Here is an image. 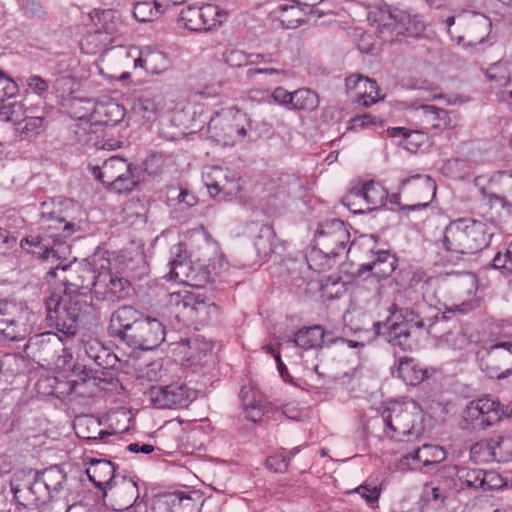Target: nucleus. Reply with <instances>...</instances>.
<instances>
[{
    "label": "nucleus",
    "mask_w": 512,
    "mask_h": 512,
    "mask_svg": "<svg viewBox=\"0 0 512 512\" xmlns=\"http://www.w3.org/2000/svg\"><path fill=\"white\" fill-rule=\"evenodd\" d=\"M48 276L64 287L63 294H52L45 302L46 322L67 337L77 333L78 323L93 312L90 291L95 270L90 264H68L51 268Z\"/></svg>",
    "instance_id": "1"
},
{
    "label": "nucleus",
    "mask_w": 512,
    "mask_h": 512,
    "mask_svg": "<svg viewBox=\"0 0 512 512\" xmlns=\"http://www.w3.org/2000/svg\"><path fill=\"white\" fill-rule=\"evenodd\" d=\"M109 331L111 336L134 349L152 350L165 339V327L160 320L129 305L121 306L112 313Z\"/></svg>",
    "instance_id": "2"
},
{
    "label": "nucleus",
    "mask_w": 512,
    "mask_h": 512,
    "mask_svg": "<svg viewBox=\"0 0 512 512\" xmlns=\"http://www.w3.org/2000/svg\"><path fill=\"white\" fill-rule=\"evenodd\" d=\"M205 250L202 258L192 262L187 261V253L182 244L173 247L168 279L196 288L205 287L212 282L228 264L217 243L208 242Z\"/></svg>",
    "instance_id": "3"
},
{
    "label": "nucleus",
    "mask_w": 512,
    "mask_h": 512,
    "mask_svg": "<svg viewBox=\"0 0 512 512\" xmlns=\"http://www.w3.org/2000/svg\"><path fill=\"white\" fill-rule=\"evenodd\" d=\"M423 289L424 295L433 290V295L438 300L446 293L450 295L453 303L444 304V318H448L446 313L467 314L479 307V299L476 297L478 279L475 274L470 272L447 273L429 278Z\"/></svg>",
    "instance_id": "4"
},
{
    "label": "nucleus",
    "mask_w": 512,
    "mask_h": 512,
    "mask_svg": "<svg viewBox=\"0 0 512 512\" xmlns=\"http://www.w3.org/2000/svg\"><path fill=\"white\" fill-rule=\"evenodd\" d=\"M492 234L486 223L463 217L452 220L440 239L443 249L455 256L477 253L489 246Z\"/></svg>",
    "instance_id": "5"
},
{
    "label": "nucleus",
    "mask_w": 512,
    "mask_h": 512,
    "mask_svg": "<svg viewBox=\"0 0 512 512\" xmlns=\"http://www.w3.org/2000/svg\"><path fill=\"white\" fill-rule=\"evenodd\" d=\"M368 19L384 42L400 41L401 36L418 37L425 30V22L420 15L388 6L370 11Z\"/></svg>",
    "instance_id": "6"
},
{
    "label": "nucleus",
    "mask_w": 512,
    "mask_h": 512,
    "mask_svg": "<svg viewBox=\"0 0 512 512\" xmlns=\"http://www.w3.org/2000/svg\"><path fill=\"white\" fill-rule=\"evenodd\" d=\"M168 308L178 322L194 326L213 325L220 321V307L205 296L188 291L174 292L169 295Z\"/></svg>",
    "instance_id": "7"
},
{
    "label": "nucleus",
    "mask_w": 512,
    "mask_h": 512,
    "mask_svg": "<svg viewBox=\"0 0 512 512\" xmlns=\"http://www.w3.org/2000/svg\"><path fill=\"white\" fill-rule=\"evenodd\" d=\"M390 316L385 322H375L374 330L393 346L402 350L410 349L414 330L425 327L424 319L413 309L391 306Z\"/></svg>",
    "instance_id": "8"
},
{
    "label": "nucleus",
    "mask_w": 512,
    "mask_h": 512,
    "mask_svg": "<svg viewBox=\"0 0 512 512\" xmlns=\"http://www.w3.org/2000/svg\"><path fill=\"white\" fill-rule=\"evenodd\" d=\"M382 419L385 434L393 440L402 441L405 436L418 438L423 434L421 409L413 400L392 404L383 411Z\"/></svg>",
    "instance_id": "9"
},
{
    "label": "nucleus",
    "mask_w": 512,
    "mask_h": 512,
    "mask_svg": "<svg viewBox=\"0 0 512 512\" xmlns=\"http://www.w3.org/2000/svg\"><path fill=\"white\" fill-rule=\"evenodd\" d=\"M88 168L96 180L116 193L130 192L138 183L136 167L119 156L110 157L101 165L89 164Z\"/></svg>",
    "instance_id": "10"
},
{
    "label": "nucleus",
    "mask_w": 512,
    "mask_h": 512,
    "mask_svg": "<svg viewBox=\"0 0 512 512\" xmlns=\"http://www.w3.org/2000/svg\"><path fill=\"white\" fill-rule=\"evenodd\" d=\"M250 121L236 108H228L211 118L208 124L210 137L220 145L233 146L247 136Z\"/></svg>",
    "instance_id": "11"
},
{
    "label": "nucleus",
    "mask_w": 512,
    "mask_h": 512,
    "mask_svg": "<svg viewBox=\"0 0 512 512\" xmlns=\"http://www.w3.org/2000/svg\"><path fill=\"white\" fill-rule=\"evenodd\" d=\"M11 491L17 504L25 508H37L49 502V493L39 480L36 470H19L10 481Z\"/></svg>",
    "instance_id": "12"
},
{
    "label": "nucleus",
    "mask_w": 512,
    "mask_h": 512,
    "mask_svg": "<svg viewBox=\"0 0 512 512\" xmlns=\"http://www.w3.org/2000/svg\"><path fill=\"white\" fill-rule=\"evenodd\" d=\"M479 365L491 379H502L512 374V336L499 340L479 353Z\"/></svg>",
    "instance_id": "13"
},
{
    "label": "nucleus",
    "mask_w": 512,
    "mask_h": 512,
    "mask_svg": "<svg viewBox=\"0 0 512 512\" xmlns=\"http://www.w3.org/2000/svg\"><path fill=\"white\" fill-rule=\"evenodd\" d=\"M34 314L22 302H8L0 307V334L11 341L23 340L32 327Z\"/></svg>",
    "instance_id": "14"
},
{
    "label": "nucleus",
    "mask_w": 512,
    "mask_h": 512,
    "mask_svg": "<svg viewBox=\"0 0 512 512\" xmlns=\"http://www.w3.org/2000/svg\"><path fill=\"white\" fill-rule=\"evenodd\" d=\"M144 396L155 408L181 409L197 398V392L177 381L168 385H152Z\"/></svg>",
    "instance_id": "15"
},
{
    "label": "nucleus",
    "mask_w": 512,
    "mask_h": 512,
    "mask_svg": "<svg viewBox=\"0 0 512 512\" xmlns=\"http://www.w3.org/2000/svg\"><path fill=\"white\" fill-rule=\"evenodd\" d=\"M315 241L321 253L328 258H335L346 250L350 243V233L342 220L328 219L316 230Z\"/></svg>",
    "instance_id": "16"
},
{
    "label": "nucleus",
    "mask_w": 512,
    "mask_h": 512,
    "mask_svg": "<svg viewBox=\"0 0 512 512\" xmlns=\"http://www.w3.org/2000/svg\"><path fill=\"white\" fill-rule=\"evenodd\" d=\"M63 350L62 338L54 332H44L31 336L24 346L25 355L42 367L52 366L59 360Z\"/></svg>",
    "instance_id": "17"
},
{
    "label": "nucleus",
    "mask_w": 512,
    "mask_h": 512,
    "mask_svg": "<svg viewBox=\"0 0 512 512\" xmlns=\"http://www.w3.org/2000/svg\"><path fill=\"white\" fill-rule=\"evenodd\" d=\"M202 179L210 195L219 200L235 197L240 191V177L228 167H207L203 171Z\"/></svg>",
    "instance_id": "18"
},
{
    "label": "nucleus",
    "mask_w": 512,
    "mask_h": 512,
    "mask_svg": "<svg viewBox=\"0 0 512 512\" xmlns=\"http://www.w3.org/2000/svg\"><path fill=\"white\" fill-rule=\"evenodd\" d=\"M93 284L96 299L110 303L125 299L130 290V283L125 277L113 273L103 265L100 271L95 275Z\"/></svg>",
    "instance_id": "19"
},
{
    "label": "nucleus",
    "mask_w": 512,
    "mask_h": 512,
    "mask_svg": "<svg viewBox=\"0 0 512 512\" xmlns=\"http://www.w3.org/2000/svg\"><path fill=\"white\" fill-rule=\"evenodd\" d=\"M224 13L216 5L188 7L181 11L179 18L190 31L201 32L216 29L221 25Z\"/></svg>",
    "instance_id": "20"
},
{
    "label": "nucleus",
    "mask_w": 512,
    "mask_h": 512,
    "mask_svg": "<svg viewBox=\"0 0 512 512\" xmlns=\"http://www.w3.org/2000/svg\"><path fill=\"white\" fill-rule=\"evenodd\" d=\"M54 203V200L51 202H43L40 211L41 229L48 237L49 241H51L52 245L69 237L77 230L76 224L67 222L65 218L60 216L59 212L53 208Z\"/></svg>",
    "instance_id": "21"
},
{
    "label": "nucleus",
    "mask_w": 512,
    "mask_h": 512,
    "mask_svg": "<svg viewBox=\"0 0 512 512\" xmlns=\"http://www.w3.org/2000/svg\"><path fill=\"white\" fill-rule=\"evenodd\" d=\"M464 420L473 429H485L499 422L498 400L489 396L475 399L466 406Z\"/></svg>",
    "instance_id": "22"
},
{
    "label": "nucleus",
    "mask_w": 512,
    "mask_h": 512,
    "mask_svg": "<svg viewBox=\"0 0 512 512\" xmlns=\"http://www.w3.org/2000/svg\"><path fill=\"white\" fill-rule=\"evenodd\" d=\"M401 189L415 196V203L403 207L411 211L428 207L436 195V183L428 175L417 174L403 179Z\"/></svg>",
    "instance_id": "23"
},
{
    "label": "nucleus",
    "mask_w": 512,
    "mask_h": 512,
    "mask_svg": "<svg viewBox=\"0 0 512 512\" xmlns=\"http://www.w3.org/2000/svg\"><path fill=\"white\" fill-rule=\"evenodd\" d=\"M104 496L109 497L111 505L116 511L132 509L134 512L135 505L144 504L142 501L137 502L139 499L137 482L126 477L116 480L105 490Z\"/></svg>",
    "instance_id": "24"
},
{
    "label": "nucleus",
    "mask_w": 512,
    "mask_h": 512,
    "mask_svg": "<svg viewBox=\"0 0 512 512\" xmlns=\"http://www.w3.org/2000/svg\"><path fill=\"white\" fill-rule=\"evenodd\" d=\"M351 99L363 107L374 104L379 99V88L375 80L361 75H351L345 80Z\"/></svg>",
    "instance_id": "25"
},
{
    "label": "nucleus",
    "mask_w": 512,
    "mask_h": 512,
    "mask_svg": "<svg viewBox=\"0 0 512 512\" xmlns=\"http://www.w3.org/2000/svg\"><path fill=\"white\" fill-rule=\"evenodd\" d=\"M446 458L445 450L438 445L424 444L414 453H408L400 459L402 467L410 470L420 469L422 466H434Z\"/></svg>",
    "instance_id": "26"
},
{
    "label": "nucleus",
    "mask_w": 512,
    "mask_h": 512,
    "mask_svg": "<svg viewBox=\"0 0 512 512\" xmlns=\"http://www.w3.org/2000/svg\"><path fill=\"white\" fill-rule=\"evenodd\" d=\"M397 266V258L389 250H379L376 252L375 259L366 264H362L357 272L361 276L365 272H371V276L376 277L378 281L389 277Z\"/></svg>",
    "instance_id": "27"
},
{
    "label": "nucleus",
    "mask_w": 512,
    "mask_h": 512,
    "mask_svg": "<svg viewBox=\"0 0 512 512\" xmlns=\"http://www.w3.org/2000/svg\"><path fill=\"white\" fill-rule=\"evenodd\" d=\"M417 118L426 130H444L451 127L449 112L434 105H421L416 108Z\"/></svg>",
    "instance_id": "28"
},
{
    "label": "nucleus",
    "mask_w": 512,
    "mask_h": 512,
    "mask_svg": "<svg viewBox=\"0 0 512 512\" xmlns=\"http://www.w3.org/2000/svg\"><path fill=\"white\" fill-rule=\"evenodd\" d=\"M125 116V109L115 101L95 103L90 113V120L94 123L114 126L121 122Z\"/></svg>",
    "instance_id": "29"
},
{
    "label": "nucleus",
    "mask_w": 512,
    "mask_h": 512,
    "mask_svg": "<svg viewBox=\"0 0 512 512\" xmlns=\"http://www.w3.org/2000/svg\"><path fill=\"white\" fill-rule=\"evenodd\" d=\"M89 480L95 487L107 490L115 481V467L114 465L104 459H93L89 467L86 469Z\"/></svg>",
    "instance_id": "30"
},
{
    "label": "nucleus",
    "mask_w": 512,
    "mask_h": 512,
    "mask_svg": "<svg viewBox=\"0 0 512 512\" xmlns=\"http://www.w3.org/2000/svg\"><path fill=\"white\" fill-rule=\"evenodd\" d=\"M394 373H396L398 378L411 386L420 384L428 377L427 369L410 357L400 358Z\"/></svg>",
    "instance_id": "31"
},
{
    "label": "nucleus",
    "mask_w": 512,
    "mask_h": 512,
    "mask_svg": "<svg viewBox=\"0 0 512 512\" xmlns=\"http://www.w3.org/2000/svg\"><path fill=\"white\" fill-rule=\"evenodd\" d=\"M165 99L159 92H146L134 104V111L147 121L153 120L164 109Z\"/></svg>",
    "instance_id": "32"
},
{
    "label": "nucleus",
    "mask_w": 512,
    "mask_h": 512,
    "mask_svg": "<svg viewBox=\"0 0 512 512\" xmlns=\"http://www.w3.org/2000/svg\"><path fill=\"white\" fill-rule=\"evenodd\" d=\"M36 472L41 484L44 485V489L49 493V500L58 495L67 484V475L58 465Z\"/></svg>",
    "instance_id": "33"
},
{
    "label": "nucleus",
    "mask_w": 512,
    "mask_h": 512,
    "mask_svg": "<svg viewBox=\"0 0 512 512\" xmlns=\"http://www.w3.org/2000/svg\"><path fill=\"white\" fill-rule=\"evenodd\" d=\"M326 331L321 325L303 327L293 337V343L304 350H318L322 348Z\"/></svg>",
    "instance_id": "34"
},
{
    "label": "nucleus",
    "mask_w": 512,
    "mask_h": 512,
    "mask_svg": "<svg viewBox=\"0 0 512 512\" xmlns=\"http://www.w3.org/2000/svg\"><path fill=\"white\" fill-rule=\"evenodd\" d=\"M135 66H140L149 73L158 74L169 66V59L165 53L147 46L141 50L140 56L135 60Z\"/></svg>",
    "instance_id": "35"
},
{
    "label": "nucleus",
    "mask_w": 512,
    "mask_h": 512,
    "mask_svg": "<svg viewBox=\"0 0 512 512\" xmlns=\"http://www.w3.org/2000/svg\"><path fill=\"white\" fill-rule=\"evenodd\" d=\"M165 5L159 0L140 1L134 4L133 16L139 22H150L165 13Z\"/></svg>",
    "instance_id": "36"
},
{
    "label": "nucleus",
    "mask_w": 512,
    "mask_h": 512,
    "mask_svg": "<svg viewBox=\"0 0 512 512\" xmlns=\"http://www.w3.org/2000/svg\"><path fill=\"white\" fill-rule=\"evenodd\" d=\"M361 188V192L365 195L368 209L373 211L385 205L388 192L380 183L371 180L365 182Z\"/></svg>",
    "instance_id": "37"
},
{
    "label": "nucleus",
    "mask_w": 512,
    "mask_h": 512,
    "mask_svg": "<svg viewBox=\"0 0 512 512\" xmlns=\"http://www.w3.org/2000/svg\"><path fill=\"white\" fill-rule=\"evenodd\" d=\"M291 110L313 111L319 105V97L309 88H300L293 91Z\"/></svg>",
    "instance_id": "38"
},
{
    "label": "nucleus",
    "mask_w": 512,
    "mask_h": 512,
    "mask_svg": "<svg viewBox=\"0 0 512 512\" xmlns=\"http://www.w3.org/2000/svg\"><path fill=\"white\" fill-rule=\"evenodd\" d=\"M24 244L29 245L30 247H34L38 250H32L33 254H37L39 257L43 259H48L50 255L55 257V251L53 250V245L51 241H49L48 237L42 232L40 235H29L21 240V246L24 247Z\"/></svg>",
    "instance_id": "39"
},
{
    "label": "nucleus",
    "mask_w": 512,
    "mask_h": 512,
    "mask_svg": "<svg viewBox=\"0 0 512 512\" xmlns=\"http://www.w3.org/2000/svg\"><path fill=\"white\" fill-rule=\"evenodd\" d=\"M491 181L507 187V195H491V199L500 203L503 208H512V171H496Z\"/></svg>",
    "instance_id": "40"
},
{
    "label": "nucleus",
    "mask_w": 512,
    "mask_h": 512,
    "mask_svg": "<svg viewBox=\"0 0 512 512\" xmlns=\"http://www.w3.org/2000/svg\"><path fill=\"white\" fill-rule=\"evenodd\" d=\"M165 503L171 512H198L197 500L182 492L168 495Z\"/></svg>",
    "instance_id": "41"
},
{
    "label": "nucleus",
    "mask_w": 512,
    "mask_h": 512,
    "mask_svg": "<svg viewBox=\"0 0 512 512\" xmlns=\"http://www.w3.org/2000/svg\"><path fill=\"white\" fill-rule=\"evenodd\" d=\"M360 187H353L345 196L341 203L354 214H364L371 210L367 208L366 198Z\"/></svg>",
    "instance_id": "42"
},
{
    "label": "nucleus",
    "mask_w": 512,
    "mask_h": 512,
    "mask_svg": "<svg viewBox=\"0 0 512 512\" xmlns=\"http://www.w3.org/2000/svg\"><path fill=\"white\" fill-rule=\"evenodd\" d=\"M435 483L449 497L454 491H459V478L456 467L443 468L436 476Z\"/></svg>",
    "instance_id": "43"
},
{
    "label": "nucleus",
    "mask_w": 512,
    "mask_h": 512,
    "mask_svg": "<svg viewBox=\"0 0 512 512\" xmlns=\"http://www.w3.org/2000/svg\"><path fill=\"white\" fill-rule=\"evenodd\" d=\"M46 126L47 121L44 117H26L24 125L19 131V137L21 140H25L37 136L46 129Z\"/></svg>",
    "instance_id": "44"
},
{
    "label": "nucleus",
    "mask_w": 512,
    "mask_h": 512,
    "mask_svg": "<svg viewBox=\"0 0 512 512\" xmlns=\"http://www.w3.org/2000/svg\"><path fill=\"white\" fill-rule=\"evenodd\" d=\"M222 58L232 68L249 65V54L235 47H227L222 53Z\"/></svg>",
    "instance_id": "45"
},
{
    "label": "nucleus",
    "mask_w": 512,
    "mask_h": 512,
    "mask_svg": "<svg viewBox=\"0 0 512 512\" xmlns=\"http://www.w3.org/2000/svg\"><path fill=\"white\" fill-rule=\"evenodd\" d=\"M457 473L459 481H463L468 487L482 489L485 470L479 468H462L457 470Z\"/></svg>",
    "instance_id": "46"
},
{
    "label": "nucleus",
    "mask_w": 512,
    "mask_h": 512,
    "mask_svg": "<svg viewBox=\"0 0 512 512\" xmlns=\"http://www.w3.org/2000/svg\"><path fill=\"white\" fill-rule=\"evenodd\" d=\"M28 91L45 99L48 95L50 84L49 81L39 75H31L26 79Z\"/></svg>",
    "instance_id": "47"
},
{
    "label": "nucleus",
    "mask_w": 512,
    "mask_h": 512,
    "mask_svg": "<svg viewBox=\"0 0 512 512\" xmlns=\"http://www.w3.org/2000/svg\"><path fill=\"white\" fill-rule=\"evenodd\" d=\"M448 342L454 349L463 350L470 346L474 340L472 335L462 328L456 332H451L448 336Z\"/></svg>",
    "instance_id": "48"
},
{
    "label": "nucleus",
    "mask_w": 512,
    "mask_h": 512,
    "mask_svg": "<svg viewBox=\"0 0 512 512\" xmlns=\"http://www.w3.org/2000/svg\"><path fill=\"white\" fill-rule=\"evenodd\" d=\"M311 371H313L317 378L323 382H334L341 378V376L334 372L327 363L323 362V360L313 365Z\"/></svg>",
    "instance_id": "49"
},
{
    "label": "nucleus",
    "mask_w": 512,
    "mask_h": 512,
    "mask_svg": "<svg viewBox=\"0 0 512 512\" xmlns=\"http://www.w3.org/2000/svg\"><path fill=\"white\" fill-rule=\"evenodd\" d=\"M21 10L24 16L29 19H42L46 15L44 7L35 0L25 1Z\"/></svg>",
    "instance_id": "50"
},
{
    "label": "nucleus",
    "mask_w": 512,
    "mask_h": 512,
    "mask_svg": "<svg viewBox=\"0 0 512 512\" xmlns=\"http://www.w3.org/2000/svg\"><path fill=\"white\" fill-rule=\"evenodd\" d=\"M270 97L275 103L284 106L288 110H291L293 92H289L285 88L278 86L272 91Z\"/></svg>",
    "instance_id": "51"
},
{
    "label": "nucleus",
    "mask_w": 512,
    "mask_h": 512,
    "mask_svg": "<svg viewBox=\"0 0 512 512\" xmlns=\"http://www.w3.org/2000/svg\"><path fill=\"white\" fill-rule=\"evenodd\" d=\"M289 458L283 454H277L266 459V467L274 472L284 473L287 471Z\"/></svg>",
    "instance_id": "52"
},
{
    "label": "nucleus",
    "mask_w": 512,
    "mask_h": 512,
    "mask_svg": "<svg viewBox=\"0 0 512 512\" xmlns=\"http://www.w3.org/2000/svg\"><path fill=\"white\" fill-rule=\"evenodd\" d=\"M424 493L429 501L444 503L448 498L447 494L441 490L435 481H431L425 485Z\"/></svg>",
    "instance_id": "53"
},
{
    "label": "nucleus",
    "mask_w": 512,
    "mask_h": 512,
    "mask_svg": "<svg viewBox=\"0 0 512 512\" xmlns=\"http://www.w3.org/2000/svg\"><path fill=\"white\" fill-rule=\"evenodd\" d=\"M483 478V490L499 489L504 485L503 478L495 471H485Z\"/></svg>",
    "instance_id": "54"
},
{
    "label": "nucleus",
    "mask_w": 512,
    "mask_h": 512,
    "mask_svg": "<svg viewBox=\"0 0 512 512\" xmlns=\"http://www.w3.org/2000/svg\"><path fill=\"white\" fill-rule=\"evenodd\" d=\"M73 79L70 76H60L58 77L53 84V89L56 93H59L61 96L65 94L71 93L73 89Z\"/></svg>",
    "instance_id": "55"
},
{
    "label": "nucleus",
    "mask_w": 512,
    "mask_h": 512,
    "mask_svg": "<svg viewBox=\"0 0 512 512\" xmlns=\"http://www.w3.org/2000/svg\"><path fill=\"white\" fill-rule=\"evenodd\" d=\"M356 492L368 503H374L380 496V491L376 486L361 485L356 488Z\"/></svg>",
    "instance_id": "56"
},
{
    "label": "nucleus",
    "mask_w": 512,
    "mask_h": 512,
    "mask_svg": "<svg viewBox=\"0 0 512 512\" xmlns=\"http://www.w3.org/2000/svg\"><path fill=\"white\" fill-rule=\"evenodd\" d=\"M503 70V66L501 64H496L493 66L489 72L488 77L490 80L497 82L501 86H505L509 83L510 78Z\"/></svg>",
    "instance_id": "57"
},
{
    "label": "nucleus",
    "mask_w": 512,
    "mask_h": 512,
    "mask_svg": "<svg viewBox=\"0 0 512 512\" xmlns=\"http://www.w3.org/2000/svg\"><path fill=\"white\" fill-rule=\"evenodd\" d=\"M16 108H20V104L17 102H2L0 105V120L5 122L12 121Z\"/></svg>",
    "instance_id": "58"
},
{
    "label": "nucleus",
    "mask_w": 512,
    "mask_h": 512,
    "mask_svg": "<svg viewBox=\"0 0 512 512\" xmlns=\"http://www.w3.org/2000/svg\"><path fill=\"white\" fill-rule=\"evenodd\" d=\"M257 74L277 75L282 76L284 78L288 76L287 71L276 68H250L246 71V75L248 78H253Z\"/></svg>",
    "instance_id": "59"
},
{
    "label": "nucleus",
    "mask_w": 512,
    "mask_h": 512,
    "mask_svg": "<svg viewBox=\"0 0 512 512\" xmlns=\"http://www.w3.org/2000/svg\"><path fill=\"white\" fill-rule=\"evenodd\" d=\"M99 352L98 361H94L98 366L107 368L114 365V362L117 360L116 355L111 354L110 351L103 345L101 346Z\"/></svg>",
    "instance_id": "60"
},
{
    "label": "nucleus",
    "mask_w": 512,
    "mask_h": 512,
    "mask_svg": "<svg viewBox=\"0 0 512 512\" xmlns=\"http://www.w3.org/2000/svg\"><path fill=\"white\" fill-rule=\"evenodd\" d=\"M509 258L507 257V251L502 255L501 253H497L492 261V266L495 269L501 271V273L505 276L510 275L509 272Z\"/></svg>",
    "instance_id": "61"
},
{
    "label": "nucleus",
    "mask_w": 512,
    "mask_h": 512,
    "mask_svg": "<svg viewBox=\"0 0 512 512\" xmlns=\"http://www.w3.org/2000/svg\"><path fill=\"white\" fill-rule=\"evenodd\" d=\"M177 200L179 204H184L188 208L193 207L194 205L197 204V198L187 189L179 190Z\"/></svg>",
    "instance_id": "62"
},
{
    "label": "nucleus",
    "mask_w": 512,
    "mask_h": 512,
    "mask_svg": "<svg viewBox=\"0 0 512 512\" xmlns=\"http://www.w3.org/2000/svg\"><path fill=\"white\" fill-rule=\"evenodd\" d=\"M102 344L96 340L87 341L84 345L85 353L93 361H98L99 359V350Z\"/></svg>",
    "instance_id": "63"
},
{
    "label": "nucleus",
    "mask_w": 512,
    "mask_h": 512,
    "mask_svg": "<svg viewBox=\"0 0 512 512\" xmlns=\"http://www.w3.org/2000/svg\"><path fill=\"white\" fill-rule=\"evenodd\" d=\"M247 411V418L253 422H258L261 420V417L263 415V407L260 403L252 402L250 403V406L248 409H245Z\"/></svg>",
    "instance_id": "64"
}]
</instances>
